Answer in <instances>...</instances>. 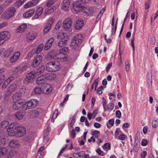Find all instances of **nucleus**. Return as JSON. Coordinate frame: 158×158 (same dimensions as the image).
<instances>
[{
	"label": "nucleus",
	"instance_id": "35",
	"mask_svg": "<svg viewBox=\"0 0 158 158\" xmlns=\"http://www.w3.org/2000/svg\"><path fill=\"white\" fill-rule=\"evenodd\" d=\"M41 60H34L33 62L31 63V66L33 68L36 67L38 66L41 62Z\"/></svg>",
	"mask_w": 158,
	"mask_h": 158
},
{
	"label": "nucleus",
	"instance_id": "61",
	"mask_svg": "<svg viewBox=\"0 0 158 158\" xmlns=\"http://www.w3.org/2000/svg\"><path fill=\"white\" fill-rule=\"evenodd\" d=\"M44 152H38L36 156V158H41L44 156Z\"/></svg>",
	"mask_w": 158,
	"mask_h": 158
},
{
	"label": "nucleus",
	"instance_id": "48",
	"mask_svg": "<svg viewBox=\"0 0 158 158\" xmlns=\"http://www.w3.org/2000/svg\"><path fill=\"white\" fill-rule=\"evenodd\" d=\"M125 68L126 71H128L130 69V65L129 62L128 60H127L125 62Z\"/></svg>",
	"mask_w": 158,
	"mask_h": 158
},
{
	"label": "nucleus",
	"instance_id": "25",
	"mask_svg": "<svg viewBox=\"0 0 158 158\" xmlns=\"http://www.w3.org/2000/svg\"><path fill=\"white\" fill-rule=\"evenodd\" d=\"M21 95L20 93H16L14 94L12 96V98L14 101H22L21 100Z\"/></svg>",
	"mask_w": 158,
	"mask_h": 158
},
{
	"label": "nucleus",
	"instance_id": "29",
	"mask_svg": "<svg viewBox=\"0 0 158 158\" xmlns=\"http://www.w3.org/2000/svg\"><path fill=\"white\" fill-rule=\"evenodd\" d=\"M27 28V25L24 24L18 27L16 30L17 32H22L24 31Z\"/></svg>",
	"mask_w": 158,
	"mask_h": 158
},
{
	"label": "nucleus",
	"instance_id": "2",
	"mask_svg": "<svg viewBox=\"0 0 158 158\" xmlns=\"http://www.w3.org/2000/svg\"><path fill=\"white\" fill-rule=\"evenodd\" d=\"M60 68L59 64H56L53 62H50L46 65V70L48 71H56Z\"/></svg>",
	"mask_w": 158,
	"mask_h": 158
},
{
	"label": "nucleus",
	"instance_id": "7",
	"mask_svg": "<svg viewBox=\"0 0 158 158\" xmlns=\"http://www.w3.org/2000/svg\"><path fill=\"white\" fill-rule=\"evenodd\" d=\"M16 89V84L14 83L10 85L6 89L7 91L5 94L6 96L7 97L10 96L12 94V92L15 91Z\"/></svg>",
	"mask_w": 158,
	"mask_h": 158
},
{
	"label": "nucleus",
	"instance_id": "51",
	"mask_svg": "<svg viewBox=\"0 0 158 158\" xmlns=\"http://www.w3.org/2000/svg\"><path fill=\"white\" fill-rule=\"evenodd\" d=\"M96 152L98 154L102 156H104L106 154V153H104L101 150V149L99 148L96 150Z\"/></svg>",
	"mask_w": 158,
	"mask_h": 158
},
{
	"label": "nucleus",
	"instance_id": "10",
	"mask_svg": "<svg viewBox=\"0 0 158 158\" xmlns=\"http://www.w3.org/2000/svg\"><path fill=\"white\" fill-rule=\"evenodd\" d=\"M73 8L77 12L81 11L83 6L79 2H76L73 4Z\"/></svg>",
	"mask_w": 158,
	"mask_h": 158
},
{
	"label": "nucleus",
	"instance_id": "9",
	"mask_svg": "<svg viewBox=\"0 0 158 158\" xmlns=\"http://www.w3.org/2000/svg\"><path fill=\"white\" fill-rule=\"evenodd\" d=\"M63 27L64 29L67 30H69L72 25V20L70 18L65 19L63 21Z\"/></svg>",
	"mask_w": 158,
	"mask_h": 158
},
{
	"label": "nucleus",
	"instance_id": "22",
	"mask_svg": "<svg viewBox=\"0 0 158 158\" xmlns=\"http://www.w3.org/2000/svg\"><path fill=\"white\" fill-rule=\"evenodd\" d=\"M46 80H52L54 79L56 77V75L53 73H48L44 74Z\"/></svg>",
	"mask_w": 158,
	"mask_h": 158
},
{
	"label": "nucleus",
	"instance_id": "56",
	"mask_svg": "<svg viewBox=\"0 0 158 158\" xmlns=\"http://www.w3.org/2000/svg\"><path fill=\"white\" fill-rule=\"evenodd\" d=\"M126 136L124 134H122L119 135L118 139L120 140L123 141L126 139Z\"/></svg>",
	"mask_w": 158,
	"mask_h": 158
},
{
	"label": "nucleus",
	"instance_id": "31",
	"mask_svg": "<svg viewBox=\"0 0 158 158\" xmlns=\"http://www.w3.org/2000/svg\"><path fill=\"white\" fill-rule=\"evenodd\" d=\"M7 150L6 148L0 147V157L5 155L7 153Z\"/></svg>",
	"mask_w": 158,
	"mask_h": 158
},
{
	"label": "nucleus",
	"instance_id": "57",
	"mask_svg": "<svg viewBox=\"0 0 158 158\" xmlns=\"http://www.w3.org/2000/svg\"><path fill=\"white\" fill-rule=\"evenodd\" d=\"M104 89L103 86H101L98 88L97 90V92L99 94H102V90Z\"/></svg>",
	"mask_w": 158,
	"mask_h": 158
},
{
	"label": "nucleus",
	"instance_id": "32",
	"mask_svg": "<svg viewBox=\"0 0 158 158\" xmlns=\"http://www.w3.org/2000/svg\"><path fill=\"white\" fill-rule=\"evenodd\" d=\"M20 68V66H18L13 69L12 73L13 74L21 73Z\"/></svg>",
	"mask_w": 158,
	"mask_h": 158
},
{
	"label": "nucleus",
	"instance_id": "54",
	"mask_svg": "<svg viewBox=\"0 0 158 158\" xmlns=\"http://www.w3.org/2000/svg\"><path fill=\"white\" fill-rule=\"evenodd\" d=\"M22 107V109L23 110H26L28 109H29V107H28V105H27V102L23 104V103L22 105L21 106Z\"/></svg>",
	"mask_w": 158,
	"mask_h": 158
},
{
	"label": "nucleus",
	"instance_id": "64",
	"mask_svg": "<svg viewBox=\"0 0 158 158\" xmlns=\"http://www.w3.org/2000/svg\"><path fill=\"white\" fill-rule=\"evenodd\" d=\"M70 135L73 138H74L75 137L76 133L75 130L73 129L70 132Z\"/></svg>",
	"mask_w": 158,
	"mask_h": 158
},
{
	"label": "nucleus",
	"instance_id": "62",
	"mask_svg": "<svg viewBox=\"0 0 158 158\" xmlns=\"http://www.w3.org/2000/svg\"><path fill=\"white\" fill-rule=\"evenodd\" d=\"M33 80L31 79L28 77L27 76H26V78L25 79V81L27 83H30L33 81Z\"/></svg>",
	"mask_w": 158,
	"mask_h": 158
},
{
	"label": "nucleus",
	"instance_id": "45",
	"mask_svg": "<svg viewBox=\"0 0 158 158\" xmlns=\"http://www.w3.org/2000/svg\"><path fill=\"white\" fill-rule=\"evenodd\" d=\"M43 47L44 45L43 44H40L38 46L36 50L35 51V53H37L41 52L42 50Z\"/></svg>",
	"mask_w": 158,
	"mask_h": 158
},
{
	"label": "nucleus",
	"instance_id": "8",
	"mask_svg": "<svg viewBox=\"0 0 158 158\" xmlns=\"http://www.w3.org/2000/svg\"><path fill=\"white\" fill-rule=\"evenodd\" d=\"M9 33L7 31L0 32V45L3 44L6 38L8 36Z\"/></svg>",
	"mask_w": 158,
	"mask_h": 158
},
{
	"label": "nucleus",
	"instance_id": "18",
	"mask_svg": "<svg viewBox=\"0 0 158 158\" xmlns=\"http://www.w3.org/2000/svg\"><path fill=\"white\" fill-rule=\"evenodd\" d=\"M23 101H18L15 102L13 104L12 108L15 110H18L21 107Z\"/></svg>",
	"mask_w": 158,
	"mask_h": 158
},
{
	"label": "nucleus",
	"instance_id": "47",
	"mask_svg": "<svg viewBox=\"0 0 158 158\" xmlns=\"http://www.w3.org/2000/svg\"><path fill=\"white\" fill-rule=\"evenodd\" d=\"M34 92L36 94H40L42 92V90L39 87H35L34 89Z\"/></svg>",
	"mask_w": 158,
	"mask_h": 158
},
{
	"label": "nucleus",
	"instance_id": "19",
	"mask_svg": "<svg viewBox=\"0 0 158 158\" xmlns=\"http://www.w3.org/2000/svg\"><path fill=\"white\" fill-rule=\"evenodd\" d=\"M6 139L5 133L2 131L0 132V146H3L6 143Z\"/></svg>",
	"mask_w": 158,
	"mask_h": 158
},
{
	"label": "nucleus",
	"instance_id": "27",
	"mask_svg": "<svg viewBox=\"0 0 158 158\" xmlns=\"http://www.w3.org/2000/svg\"><path fill=\"white\" fill-rule=\"evenodd\" d=\"M9 122L7 120L3 121L1 122L0 124V127H1V130H3L6 128L9 125Z\"/></svg>",
	"mask_w": 158,
	"mask_h": 158
},
{
	"label": "nucleus",
	"instance_id": "52",
	"mask_svg": "<svg viewBox=\"0 0 158 158\" xmlns=\"http://www.w3.org/2000/svg\"><path fill=\"white\" fill-rule=\"evenodd\" d=\"M20 66L21 73H22L24 71L27 70L28 69V67L27 66L24 65L22 66L21 65H20Z\"/></svg>",
	"mask_w": 158,
	"mask_h": 158
},
{
	"label": "nucleus",
	"instance_id": "23",
	"mask_svg": "<svg viewBox=\"0 0 158 158\" xmlns=\"http://www.w3.org/2000/svg\"><path fill=\"white\" fill-rule=\"evenodd\" d=\"M34 9H31V10L23 14V15L24 18H26L32 16L35 12Z\"/></svg>",
	"mask_w": 158,
	"mask_h": 158
},
{
	"label": "nucleus",
	"instance_id": "46",
	"mask_svg": "<svg viewBox=\"0 0 158 158\" xmlns=\"http://www.w3.org/2000/svg\"><path fill=\"white\" fill-rule=\"evenodd\" d=\"M100 134V132L99 131L96 130L92 131V135L94 136L96 138H98V135Z\"/></svg>",
	"mask_w": 158,
	"mask_h": 158
},
{
	"label": "nucleus",
	"instance_id": "37",
	"mask_svg": "<svg viewBox=\"0 0 158 158\" xmlns=\"http://www.w3.org/2000/svg\"><path fill=\"white\" fill-rule=\"evenodd\" d=\"M58 115V110H56L55 111L51 119V122L52 123H54V119H55Z\"/></svg>",
	"mask_w": 158,
	"mask_h": 158
},
{
	"label": "nucleus",
	"instance_id": "16",
	"mask_svg": "<svg viewBox=\"0 0 158 158\" xmlns=\"http://www.w3.org/2000/svg\"><path fill=\"white\" fill-rule=\"evenodd\" d=\"M20 145V143L16 140H12L10 141L9 143V146L13 148H19Z\"/></svg>",
	"mask_w": 158,
	"mask_h": 158
},
{
	"label": "nucleus",
	"instance_id": "63",
	"mask_svg": "<svg viewBox=\"0 0 158 158\" xmlns=\"http://www.w3.org/2000/svg\"><path fill=\"white\" fill-rule=\"evenodd\" d=\"M26 92V89L25 88H23L20 89L18 92L19 93H20L21 95H22L25 94Z\"/></svg>",
	"mask_w": 158,
	"mask_h": 158
},
{
	"label": "nucleus",
	"instance_id": "14",
	"mask_svg": "<svg viewBox=\"0 0 158 158\" xmlns=\"http://www.w3.org/2000/svg\"><path fill=\"white\" fill-rule=\"evenodd\" d=\"M84 25V20L81 19H79L76 21L75 27L76 29L77 30L81 29Z\"/></svg>",
	"mask_w": 158,
	"mask_h": 158
},
{
	"label": "nucleus",
	"instance_id": "41",
	"mask_svg": "<svg viewBox=\"0 0 158 158\" xmlns=\"http://www.w3.org/2000/svg\"><path fill=\"white\" fill-rule=\"evenodd\" d=\"M36 35L35 34H32L31 37H28L27 39V41L28 42H31V41L34 40L36 38Z\"/></svg>",
	"mask_w": 158,
	"mask_h": 158
},
{
	"label": "nucleus",
	"instance_id": "60",
	"mask_svg": "<svg viewBox=\"0 0 158 158\" xmlns=\"http://www.w3.org/2000/svg\"><path fill=\"white\" fill-rule=\"evenodd\" d=\"M151 2V0H148L145 3V9H148L150 6V4Z\"/></svg>",
	"mask_w": 158,
	"mask_h": 158
},
{
	"label": "nucleus",
	"instance_id": "5",
	"mask_svg": "<svg viewBox=\"0 0 158 158\" xmlns=\"http://www.w3.org/2000/svg\"><path fill=\"white\" fill-rule=\"evenodd\" d=\"M5 16L6 19H9L13 17L15 12L16 10L15 8L13 7H10L6 11Z\"/></svg>",
	"mask_w": 158,
	"mask_h": 158
},
{
	"label": "nucleus",
	"instance_id": "44",
	"mask_svg": "<svg viewBox=\"0 0 158 158\" xmlns=\"http://www.w3.org/2000/svg\"><path fill=\"white\" fill-rule=\"evenodd\" d=\"M57 38L58 39H60L62 40H63V39L65 38L64 34L61 32H59L58 34Z\"/></svg>",
	"mask_w": 158,
	"mask_h": 158
},
{
	"label": "nucleus",
	"instance_id": "34",
	"mask_svg": "<svg viewBox=\"0 0 158 158\" xmlns=\"http://www.w3.org/2000/svg\"><path fill=\"white\" fill-rule=\"evenodd\" d=\"M20 56V52L18 51L14 53L13 56L10 57V59H18Z\"/></svg>",
	"mask_w": 158,
	"mask_h": 158
},
{
	"label": "nucleus",
	"instance_id": "59",
	"mask_svg": "<svg viewBox=\"0 0 158 158\" xmlns=\"http://www.w3.org/2000/svg\"><path fill=\"white\" fill-rule=\"evenodd\" d=\"M68 50H69L68 48H67V47H64L63 48L60 49L59 50L60 52V54H64V53H63V52H64L67 51Z\"/></svg>",
	"mask_w": 158,
	"mask_h": 158
},
{
	"label": "nucleus",
	"instance_id": "6",
	"mask_svg": "<svg viewBox=\"0 0 158 158\" xmlns=\"http://www.w3.org/2000/svg\"><path fill=\"white\" fill-rule=\"evenodd\" d=\"M17 126V123H11L9 125L7 129V131L9 135L13 136L11 135L14 134L15 130Z\"/></svg>",
	"mask_w": 158,
	"mask_h": 158
},
{
	"label": "nucleus",
	"instance_id": "26",
	"mask_svg": "<svg viewBox=\"0 0 158 158\" xmlns=\"http://www.w3.org/2000/svg\"><path fill=\"white\" fill-rule=\"evenodd\" d=\"M98 112V110L95 109L93 110L92 114L88 113L87 114V116L89 119L90 120L91 119L92 117L93 118H94L96 116V115L97 114Z\"/></svg>",
	"mask_w": 158,
	"mask_h": 158
},
{
	"label": "nucleus",
	"instance_id": "38",
	"mask_svg": "<svg viewBox=\"0 0 158 158\" xmlns=\"http://www.w3.org/2000/svg\"><path fill=\"white\" fill-rule=\"evenodd\" d=\"M99 82V77L97 78L94 81V82L93 83L92 85L91 89H94V85H95V89L94 90L95 91L98 85Z\"/></svg>",
	"mask_w": 158,
	"mask_h": 158
},
{
	"label": "nucleus",
	"instance_id": "21",
	"mask_svg": "<svg viewBox=\"0 0 158 158\" xmlns=\"http://www.w3.org/2000/svg\"><path fill=\"white\" fill-rule=\"evenodd\" d=\"M39 113V112L37 110H32L29 112L28 115L30 118H33L37 117Z\"/></svg>",
	"mask_w": 158,
	"mask_h": 158
},
{
	"label": "nucleus",
	"instance_id": "12",
	"mask_svg": "<svg viewBox=\"0 0 158 158\" xmlns=\"http://www.w3.org/2000/svg\"><path fill=\"white\" fill-rule=\"evenodd\" d=\"M40 0H33L30 2H29L24 5V8L27 9L29 7H33L36 5Z\"/></svg>",
	"mask_w": 158,
	"mask_h": 158
},
{
	"label": "nucleus",
	"instance_id": "24",
	"mask_svg": "<svg viewBox=\"0 0 158 158\" xmlns=\"http://www.w3.org/2000/svg\"><path fill=\"white\" fill-rule=\"evenodd\" d=\"M45 66L42 65L40 68L37 69L34 71L35 72V74L36 76L44 72L45 69Z\"/></svg>",
	"mask_w": 158,
	"mask_h": 158
},
{
	"label": "nucleus",
	"instance_id": "17",
	"mask_svg": "<svg viewBox=\"0 0 158 158\" xmlns=\"http://www.w3.org/2000/svg\"><path fill=\"white\" fill-rule=\"evenodd\" d=\"M27 105L29 109L35 107L38 104L37 100L35 99H31L27 102Z\"/></svg>",
	"mask_w": 158,
	"mask_h": 158
},
{
	"label": "nucleus",
	"instance_id": "11",
	"mask_svg": "<svg viewBox=\"0 0 158 158\" xmlns=\"http://www.w3.org/2000/svg\"><path fill=\"white\" fill-rule=\"evenodd\" d=\"M46 80L44 74L43 75L37 77L36 81V83L37 84L40 85H45L46 84Z\"/></svg>",
	"mask_w": 158,
	"mask_h": 158
},
{
	"label": "nucleus",
	"instance_id": "49",
	"mask_svg": "<svg viewBox=\"0 0 158 158\" xmlns=\"http://www.w3.org/2000/svg\"><path fill=\"white\" fill-rule=\"evenodd\" d=\"M78 157L79 158H82L84 157L85 156V153L84 151H81L78 153Z\"/></svg>",
	"mask_w": 158,
	"mask_h": 158
},
{
	"label": "nucleus",
	"instance_id": "28",
	"mask_svg": "<svg viewBox=\"0 0 158 158\" xmlns=\"http://www.w3.org/2000/svg\"><path fill=\"white\" fill-rule=\"evenodd\" d=\"M24 115L23 113L21 112H16L14 114L15 118L18 120L22 119L23 118Z\"/></svg>",
	"mask_w": 158,
	"mask_h": 158
},
{
	"label": "nucleus",
	"instance_id": "40",
	"mask_svg": "<svg viewBox=\"0 0 158 158\" xmlns=\"http://www.w3.org/2000/svg\"><path fill=\"white\" fill-rule=\"evenodd\" d=\"M67 40H64L59 41L58 44V45L60 47H62L65 46L67 44Z\"/></svg>",
	"mask_w": 158,
	"mask_h": 158
},
{
	"label": "nucleus",
	"instance_id": "43",
	"mask_svg": "<svg viewBox=\"0 0 158 158\" xmlns=\"http://www.w3.org/2000/svg\"><path fill=\"white\" fill-rule=\"evenodd\" d=\"M114 107V105L113 103H110L107 105V110L110 112L112 111Z\"/></svg>",
	"mask_w": 158,
	"mask_h": 158
},
{
	"label": "nucleus",
	"instance_id": "15",
	"mask_svg": "<svg viewBox=\"0 0 158 158\" xmlns=\"http://www.w3.org/2000/svg\"><path fill=\"white\" fill-rule=\"evenodd\" d=\"M43 12V9L41 7H38L36 9L35 15L32 18V19H38Z\"/></svg>",
	"mask_w": 158,
	"mask_h": 158
},
{
	"label": "nucleus",
	"instance_id": "20",
	"mask_svg": "<svg viewBox=\"0 0 158 158\" xmlns=\"http://www.w3.org/2000/svg\"><path fill=\"white\" fill-rule=\"evenodd\" d=\"M81 11L84 12L87 15H91L93 13L92 9L89 7H83Z\"/></svg>",
	"mask_w": 158,
	"mask_h": 158
},
{
	"label": "nucleus",
	"instance_id": "4",
	"mask_svg": "<svg viewBox=\"0 0 158 158\" xmlns=\"http://www.w3.org/2000/svg\"><path fill=\"white\" fill-rule=\"evenodd\" d=\"M55 20V18L54 17H52L49 19L44 29V33L46 34L50 31Z\"/></svg>",
	"mask_w": 158,
	"mask_h": 158
},
{
	"label": "nucleus",
	"instance_id": "39",
	"mask_svg": "<svg viewBox=\"0 0 158 158\" xmlns=\"http://www.w3.org/2000/svg\"><path fill=\"white\" fill-rule=\"evenodd\" d=\"M26 75L28 77L30 78L33 80V79L35 77H37L35 74V72L34 71L30 72L28 73Z\"/></svg>",
	"mask_w": 158,
	"mask_h": 158
},
{
	"label": "nucleus",
	"instance_id": "53",
	"mask_svg": "<svg viewBox=\"0 0 158 158\" xmlns=\"http://www.w3.org/2000/svg\"><path fill=\"white\" fill-rule=\"evenodd\" d=\"M54 9H52V8H50L46 11L44 12L45 15H49L51 14V13L54 12Z\"/></svg>",
	"mask_w": 158,
	"mask_h": 158
},
{
	"label": "nucleus",
	"instance_id": "3",
	"mask_svg": "<svg viewBox=\"0 0 158 158\" xmlns=\"http://www.w3.org/2000/svg\"><path fill=\"white\" fill-rule=\"evenodd\" d=\"M26 130L24 127L22 126H17L12 136H15L17 137H20L22 136L25 133Z\"/></svg>",
	"mask_w": 158,
	"mask_h": 158
},
{
	"label": "nucleus",
	"instance_id": "30",
	"mask_svg": "<svg viewBox=\"0 0 158 158\" xmlns=\"http://www.w3.org/2000/svg\"><path fill=\"white\" fill-rule=\"evenodd\" d=\"M46 87L47 88H45L44 90V93H45L46 94H48L51 92L52 90V88L50 85L48 84H46Z\"/></svg>",
	"mask_w": 158,
	"mask_h": 158
},
{
	"label": "nucleus",
	"instance_id": "42",
	"mask_svg": "<svg viewBox=\"0 0 158 158\" xmlns=\"http://www.w3.org/2000/svg\"><path fill=\"white\" fill-rule=\"evenodd\" d=\"M103 149L105 150L106 149H107L106 150V152H107L108 150L110 149L111 148V146L110 143H106L102 146Z\"/></svg>",
	"mask_w": 158,
	"mask_h": 158
},
{
	"label": "nucleus",
	"instance_id": "36",
	"mask_svg": "<svg viewBox=\"0 0 158 158\" xmlns=\"http://www.w3.org/2000/svg\"><path fill=\"white\" fill-rule=\"evenodd\" d=\"M152 75L151 70H149L147 75V81L148 82L152 83Z\"/></svg>",
	"mask_w": 158,
	"mask_h": 158
},
{
	"label": "nucleus",
	"instance_id": "55",
	"mask_svg": "<svg viewBox=\"0 0 158 158\" xmlns=\"http://www.w3.org/2000/svg\"><path fill=\"white\" fill-rule=\"evenodd\" d=\"M61 20H60L58 21L55 27V29L56 30H58L59 29L60 27V25L61 24Z\"/></svg>",
	"mask_w": 158,
	"mask_h": 158
},
{
	"label": "nucleus",
	"instance_id": "58",
	"mask_svg": "<svg viewBox=\"0 0 158 158\" xmlns=\"http://www.w3.org/2000/svg\"><path fill=\"white\" fill-rule=\"evenodd\" d=\"M9 84V82L5 80L2 86V88L6 89Z\"/></svg>",
	"mask_w": 158,
	"mask_h": 158
},
{
	"label": "nucleus",
	"instance_id": "50",
	"mask_svg": "<svg viewBox=\"0 0 158 158\" xmlns=\"http://www.w3.org/2000/svg\"><path fill=\"white\" fill-rule=\"evenodd\" d=\"M152 127L153 128H156L158 125V122L157 120H154L152 122Z\"/></svg>",
	"mask_w": 158,
	"mask_h": 158
},
{
	"label": "nucleus",
	"instance_id": "13",
	"mask_svg": "<svg viewBox=\"0 0 158 158\" xmlns=\"http://www.w3.org/2000/svg\"><path fill=\"white\" fill-rule=\"evenodd\" d=\"M70 3V0H63L62 3V9L66 11H68Z\"/></svg>",
	"mask_w": 158,
	"mask_h": 158
},
{
	"label": "nucleus",
	"instance_id": "33",
	"mask_svg": "<svg viewBox=\"0 0 158 158\" xmlns=\"http://www.w3.org/2000/svg\"><path fill=\"white\" fill-rule=\"evenodd\" d=\"M57 0H48L45 4V5L48 7H50L55 3Z\"/></svg>",
	"mask_w": 158,
	"mask_h": 158
},
{
	"label": "nucleus",
	"instance_id": "1",
	"mask_svg": "<svg viewBox=\"0 0 158 158\" xmlns=\"http://www.w3.org/2000/svg\"><path fill=\"white\" fill-rule=\"evenodd\" d=\"M79 35H77L73 37L71 43V45L73 48L77 49V51L73 52V56L75 59L77 58L79 55V51L80 50L79 46L82 41V39L79 38Z\"/></svg>",
	"mask_w": 158,
	"mask_h": 158
}]
</instances>
